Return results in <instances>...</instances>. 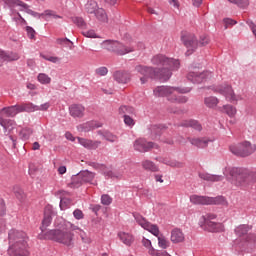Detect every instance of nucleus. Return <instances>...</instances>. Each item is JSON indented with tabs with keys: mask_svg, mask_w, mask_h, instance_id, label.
I'll return each mask as SVG.
<instances>
[{
	"mask_svg": "<svg viewBox=\"0 0 256 256\" xmlns=\"http://www.w3.org/2000/svg\"><path fill=\"white\" fill-rule=\"evenodd\" d=\"M151 61L153 65L162 66L163 68L159 69L143 65L136 66L135 71L142 75L140 77L142 85H145L149 79H158L162 82L169 81L173 75L171 71H177L181 67L179 60L168 58L163 54L155 55Z\"/></svg>",
	"mask_w": 256,
	"mask_h": 256,
	"instance_id": "nucleus-1",
	"label": "nucleus"
},
{
	"mask_svg": "<svg viewBox=\"0 0 256 256\" xmlns=\"http://www.w3.org/2000/svg\"><path fill=\"white\" fill-rule=\"evenodd\" d=\"M226 181L235 187H245L249 181H256V172L242 167H226L224 169Z\"/></svg>",
	"mask_w": 256,
	"mask_h": 256,
	"instance_id": "nucleus-2",
	"label": "nucleus"
},
{
	"mask_svg": "<svg viewBox=\"0 0 256 256\" xmlns=\"http://www.w3.org/2000/svg\"><path fill=\"white\" fill-rule=\"evenodd\" d=\"M27 234L23 231L11 229L8 232V255L10 256H29L27 249Z\"/></svg>",
	"mask_w": 256,
	"mask_h": 256,
	"instance_id": "nucleus-3",
	"label": "nucleus"
},
{
	"mask_svg": "<svg viewBox=\"0 0 256 256\" xmlns=\"http://www.w3.org/2000/svg\"><path fill=\"white\" fill-rule=\"evenodd\" d=\"M74 237L75 234L69 230H65V228L52 229L47 231L45 234H38V239H48L50 241H55L56 243H61L66 247H73V245H75L73 242Z\"/></svg>",
	"mask_w": 256,
	"mask_h": 256,
	"instance_id": "nucleus-4",
	"label": "nucleus"
},
{
	"mask_svg": "<svg viewBox=\"0 0 256 256\" xmlns=\"http://www.w3.org/2000/svg\"><path fill=\"white\" fill-rule=\"evenodd\" d=\"M102 45L106 51H111L112 53H116V55L120 56L133 53L136 47V44L133 41L122 43L115 40H105L103 41Z\"/></svg>",
	"mask_w": 256,
	"mask_h": 256,
	"instance_id": "nucleus-5",
	"label": "nucleus"
},
{
	"mask_svg": "<svg viewBox=\"0 0 256 256\" xmlns=\"http://www.w3.org/2000/svg\"><path fill=\"white\" fill-rule=\"evenodd\" d=\"M189 199L192 205H227V200L223 196L209 197L193 194Z\"/></svg>",
	"mask_w": 256,
	"mask_h": 256,
	"instance_id": "nucleus-6",
	"label": "nucleus"
},
{
	"mask_svg": "<svg viewBox=\"0 0 256 256\" xmlns=\"http://www.w3.org/2000/svg\"><path fill=\"white\" fill-rule=\"evenodd\" d=\"M230 151L236 157H249L256 151V145L249 141L240 142L230 146Z\"/></svg>",
	"mask_w": 256,
	"mask_h": 256,
	"instance_id": "nucleus-7",
	"label": "nucleus"
},
{
	"mask_svg": "<svg viewBox=\"0 0 256 256\" xmlns=\"http://www.w3.org/2000/svg\"><path fill=\"white\" fill-rule=\"evenodd\" d=\"M181 41L183 45L187 48L185 53L186 57L193 55L194 52L199 48V40H197V36L193 33L184 32L181 35Z\"/></svg>",
	"mask_w": 256,
	"mask_h": 256,
	"instance_id": "nucleus-8",
	"label": "nucleus"
},
{
	"mask_svg": "<svg viewBox=\"0 0 256 256\" xmlns=\"http://www.w3.org/2000/svg\"><path fill=\"white\" fill-rule=\"evenodd\" d=\"M176 91L177 93H191V88H181V87H171V86H158L154 89L153 93L155 97H173V92Z\"/></svg>",
	"mask_w": 256,
	"mask_h": 256,
	"instance_id": "nucleus-9",
	"label": "nucleus"
},
{
	"mask_svg": "<svg viewBox=\"0 0 256 256\" xmlns=\"http://www.w3.org/2000/svg\"><path fill=\"white\" fill-rule=\"evenodd\" d=\"M133 217L143 229L149 231L154 237H159V226H157V224H151V222L147 221V219L139 213H133Z\"/></svg>",
	"mask_w": 256,
	"mask_h": 256,
	"instance_id": "nucleus-10",
	"label": "nucleus"
},
{
	"mask_svg": "<svg viewBox=\"0 0 256 256\" xmlns=\"http://www.w3.org/2000/svg\"><path fill=\"white\" fill-rule=\"evenodd\" d=\"M212 90L214 91V93H219L220 95H223L227 101H230V103H235V101H237V96L233 91V87H231V85L229 84L214 86L212 87Z\"/></svg>",
	"mask_w": 256,
	"mask_h": 256,
	"instance_id": "nucleus-11",
	"label": "nucleus"
},
{
	"mask_svg": "<svg viewBox=\"0 0 256 256\" xmlns=\"http://www.w3.org/2000/svg\"><path fill=\"white\" fill-rule=\"evenodd\" d=\"M213 77V73L209 72V71H205V72H189L187 75V79L188 81H190L191 83H196V84H201V83H205V81H207L208 79H211Z\"/></svg>",
	"mask_w": 256,
	"mask_h": 256,
	"instance_id": "nucleus-12",
	"label": "nucleus"
},
{
	"mask_svg": "<svg viewBox=\"0 0 256 256\" xmlns=\"http://www.w3.org/2000/svg\"><path fill=\"white\" fill-rule=\"evenodd\" d=\"M134 149L135 151H138L139 153H147L151 151V149H159V145L148 142L144 138H140L135 140L134 142Z\"/></svg>",
	"mask_w": 256,
	"mask_h": 256,
	"instance_id": "nucleus-13",
	"label": "nucleus"
},
{
	"mask_svg": "<svg viewBox=\"0 0 256 256\" xmlns=\"http://www.w3.org/2000/svg\"><path fill=\"white\" fill-rule=\"evenodd\" d=\"M57 215V212H55V209H53V206L48 205L44 209V218L42 220V226L40 227V230L42 231V235H45V229L51 225L53 221V217Z\"/></svg>",
	"mask_w": 256,
	"mask_h": 256,
	"instance_id": "nucleus-14",
	"label": "nucleus"
},
{
	"mask_svg": "<svg viewBox=\"0 0 256 256\" xmlns=\"http://www.w3.org/2000/svg\"><path fill=\"white\" fill-rule=\"evenodd\" d=\"M147 129L150 139L153 141H159L161 139V135H163V131H165L167 127L163 124H152L149 125Z\"/></svg>",
	"mask_w": 256,
	"mask_h": 256,
	"instance_id": "nucleus-15",
	"label": "nucleus"
},
{
	"mask_svg": "<svg viewBox=\"0 0 256 256\" xmlns=\"http://www.w3.org/2000/svg\"><path fill=\"white\" fill-rule=\"evenodd\" d=\"M69 114L73 119H83L85 117V106L82 104H72L69 106Z\"/></svg>",
	"mask_w": 256,
	"mask_h": 256,
	"instance_id": "nucleus-16",
	"label": "nucleus"
},
{
	"mask_svg": "<svg viewBox=\"0 0 256 256\" xmlns=\"http://www.w3.org/2000/svg\"><path fill=\"white\" fill-rule=\"evenodd\" d=\"M113 79L117 83L125 85L131 81V74L126 71L118 70L113 73Z\"/></svg>",
	"mask_w": 256,
	"mask_h": 256,
	"instance_id": "nucleus-17",
	"label": "nucleus"
},
{
	"mask_svg": "<svg viewBox=\"0 0 256 256\" xmlns=\"http://www.w3.org/2000/svg\"><path fill=\"white\" fill-rule=\"evenodd\" d=\"M99 127H103V123L97 121H88L77 126V129L83 133H89V131H93V129H99Z\"/></svg>",
	"mask_w": 256,
	"mask_h": 256,
	"instance_id": "nucleus-18",
	"label": "nucleus"
},
{
	"mask_svg": "<svg viewBox=\"0 0 256 256\" xmlns=\"http://www.w3.org/2000/svg\"><path fill=\"white\" fill-rule=\"evenodd\" d=\"M187 140L191 145L194 147H197V149H206V147H209V143H211V139H208L206 137L203 138H191L188 137Z\"/></svg>",
	"mask_w": 256,
	"mask_h": 256,
	"instance_id": "nucleus-19",
	"label": "nucleus"
},
{
	"mask_svg": "<svg viewBox=\"0 0 256 256\" xmlns=\"http://www.w3.org/2000/svg\"><path fill=\"white\" fill-rule=\"evenodd\" d=\"M201 227H204V229H207L210 233H219L223 231V224L217 223V222H201Z\"/></svg>",
	"mask_w": 256,
	"mask_h": 256,
	"instance_id": "nucleus-20",
	"label": "nucleus"
},
{
	"mask_svg": "<svg viewBox=\"0 0 256 256\" xmlns=\"http://www.w3.org/2000/svg\"><path fill=\"white\" fill-rule=\"evenodd\" d=\"M15 7H23V9H27L29 5L21 0H4V9L13 11Z\"/></svg>",
	"mask_w": 256,
	"mask_h": 256,
	"instance_id": "nucleus-21",
	"label": "nucleus"
},
{
	"mask_svg": "<svg viewBox=\"0 0 256 256\" xmlns=\"http://www.w3.org/2000/svg\"><path fill=\"white\" fill-rule=\"evenodd\" d=\"M78 143L85 147V149H97L101 145V141H93L81 137H78Z\"/></svg>",
	"mask_w": 256,
	"mask_h": 256,
	"instance_id": "nucleus-22",
	"label": "nucleus"
},
{
	"mask_svg": "<svg viewBox=\"0 0 256 256\" xmlns=\"http://www.w3.org/2000/svg\"><path fill=\"white\" fill-rule=\"evenodd\" d=\"M84 184L85 182H83L81 173L78 172L77 174L72 176L71 183L68 184V187H70V189H79V187H81V185H84Z\"/></svg>",
	"mask_w": 256,
	"mask_h": 256,
	"instance_id": "nucleus-23",
	"label": "nucleus"
},
{
	"mask_svg": "<svg viewBox=\"0 0 256 256\" xmlns=\"http://www.w3.org/2000/svg\"><path fill=\"white\" fill-rule=\"evenodd\" d=\"M20 113H35L39 109L38 105L31 102L18 104Z\"/></svg>",
	"mask_w": 256,
	"mask_h": 256,
	"instance_id": "nucleus-24",
	"label": "nucleus"
},
{
	"mask_svg": "<svg viewBox=\"0 0 256 256\" xmlns=\"http://www.w3.org/2000/svg\"><path fill=\"white\" fill-rule=\"evenodd\" d=\"M19 104L4 107L1 109L2 113L6 115V117H16L18 113H21L19 110Z\"/></svg>",
	"mask_w": 256,
	"mask_h": 256,
	"instance_id": "nucleus-25",
	"label": "nucleus"
},
{
	"mask_svg": "<svg viewBox=\"0 0 256 256\" xmlns=\"http://www.w3.org/2000/svg\"><path fill=\"white\" fill-rule=\"evenodd\" d=\"M179 127H191L195 131H203V126L197 120H185L180 123Z\"/></svg>",
	"mask_w": 256,
	"mask_h": 256,
	"instance_id": "nucleus-26",
	"label": "nucleus"
},
{
	"mask_svg": "<svg viewBox=\"0 0 256 256\" xmlns=\"http://www.w3.org/2000/svg\"><path fill=\"white\" fill-rule=\"evenodd\" d=\"M97 9H99V4L95 0H88L84 5V11L89 15H93Z\"/></svg>",
	"mask_w": 256,
	"mask_h": 256,
	"instance_id": "nucleus-27",
	"label": "nucleus"
},
{
	"mask_svg": "<svg viewBox=\"0 0 256 256\" xmlns=\"http://www.w3.org/2000/svg\"><path fill=\"white\" fill-rule=\"evenodd\" d=\"M199 177L204 181H211V183H217L223 179L222 175H213L209 173H200Z\"/></svg>",
	"mask_w": 256,
	"mask_h": 256,
	"instance_id": "nucleus-28",
	"label": "nucleus"
},
{
	"mask_svg": "<svg viewBox=\"0 0 256 256\" xmlns=\"http://www.w3.org/2000/svg\"><path fill=\"white\" fill-rule=\"evenodd\" d=\"M171 241L172 243H181L185 241V236L183 235V232L179 229L172 230Z\"/></svg>",
	"mask_w": 256,
	"mask_h": 256,
	"instance_id": "nucleus-29",
	"label": "nucleus"
},
{
	"mask_svg": "<svg viewBox=\"0 0 256 256\" xmlns=\"http://www.w3.org/2000/svg\"><path fill=\"white\" fill-rule=\"evenodd\" d=\"M80 175L84 183L93 184V179H95V172H91L89 170H81Z\"/></svg>",
	"mask_w": 256,
	"mask_h": 256,
	"instance_id": "nucleus-30",
	"label": "nucleus"
},
{
	"mask_svg": "<svg viewBox=\"0 0 256 256\" xmlns=\"http://www.w3.org/2000/svg\"><path fill=\"white\" fill-rule=\"evenodd\" d=\"M160 163H163L164 165H168L169 167H176L177 169H182L184 167L183 162L175 161V160H169L167 158H160L157 159Z\"/></svg>",
	"mask_w": 256,
	"mask_h": 256,
	"instance_id": "nucleus-31",
	"label": "nucleus"
},
{
	"mask_svg": "<svg viewBox=\"0 0 256 256\" xmlns=\"http://www.w3.org/2000/svg\"><path fill=\"white\" fill-rule=\"evenodd\" d=\"M249 231H251V226L241 224L235 228L234 233L238 237H243L244 235H247V233H249Z\"/></svg>",
	"mask_w": 256,
	"mask_h": 256,
	"instance_id": "nucleus-32",
	"label": "nucleus"
},
{
	"mask_svg": "<svg viewBox=\"0 0 256 256\" xmlns=\"http://www.w3.org/2000/svg\"><path fill=\"white\" fill-rule=\"evenodd\" d=\"M142 167L145 171H151L152 173H157V171H159V166H156L151 160L142 161Z\"/></svg>",
	"mask_w": 256,
	"mask_h": 256,
	"instance_id": "nucleus-33",
	"label": "nucleus"
},
{
	"mask_svg": "<svg viewBox=\"0 0 256 256\" xmlns=\"http://www.w3.org/2000/svg\"><path fill=\"white\" fill-rule=\"evenodd\" d=\"M118 237L120 241H122V243L128 247H130V245L133 243V236L129 233L120 232L118 233Z\"/></svg>",
	"mask_w": 256,
	"mask_h": 256,
	"instance_id": "nucleus-34",
	"label": "nucleus"
},
{
	"mask_svg": "<svg viewBox=\"0 0 256 256\" xmlns=\"http://www.w3.org/2000/svg\"><path fill=\"white\" fill-rule=\"evenodd\" d=\"M204 104L209 109H214V107H217V105H219V99L215 96L206 97L204 99Z\"/></svg>",
	"mask_w": 256,
	"mask_h": 256,
	"instance_id": "nucleus-35",
	"label": "nucleus"
},
{
	"mask_svg": "<svg viewBox=\"0 0 256 256\" xmlns=\"http://www.w3.org/2000/svg\"><path fill=\"white\" fill-rule=\"evenodd\" d=\"M118 111L120 115H123V117H126V115H135V108L131 106H120Z\"/></svg>",
	"mask_w": 256,
	"mask_h": 256,
	"instance_id": "nucleus-36",
	"label": "nucleus"
},
{
	"mask_svg": "<svg viewBox=\"0 0 256 256\" xmlns=\"http://www.w3.org/2000/svg\"><path fill=\"white\" fill-rule=\"evenodd\" d=\"M56 43L61 47H67L68 49H73V41H71L69 38H57Z\"/></svg>",
	"mask_w": 256,
	"mask_h": 256,
	"instance_id": "nucleus-37",
	"label": "nucleus"
},
{
	"mask_svg": "<svg viewBox=\"0 0 256 256\" xmlns=\"http://www.w3.org/2000/svg\"><path fill=\"white\" fill-rule=\"evenodd\" d=\"M93 15H95L96 19H98V21H107V12H105V9L103 8H97L96 11L93 13Z\"/></svg>",
	"mask_w": 256,
	"mask_h": 256,
	"instance_id": "nucleus-38",
	"label": "nucleus"
},
{
	"mask_svg": "<svg viewBox=\"0 0 256 256\" xmlns=\"http://www.w3.org/2000/svg\"><path fill=\"white\" fill-rule=\"evenodd\" d=\"M98 134L99 135H102V137L106 140V141H109V143H115V141H117V136L114 135L113 133L111 132H101V131H98Z\"/></svg>",
	"mask_w": 256,
	"mask_h": 256,
	"instance_id": "nucleus-39",
	"label": "nucleus"
},
{
	"mask_svg": "<svg viewBox=\"0 0 256 256\" xmlns=\"http://www.w3.org/2000/svg\"><path fill=\"white\" fill-rule=\"evenodd\" d=\"M19 59H21V56H19V53L6 51V63H11L13 61H19Z\"/></svg>",
	"mask_w": 256,
	"mask_h": 256,
	"instance_id": "nucleus-40",
	"label": "nucleus"
},
{
	"mask_svg": "<svg viewBox=\"0 0 256 256\" xmlns=\"http://www.w3.org/2000/svg\"><path fill=\"white\" fill-rule=\"evenodd\" d=\"M32 134H33V130L31 128H23L19 132V136L23 141H27Z\"/></svg>",
	"mask_w": 256,
	"mask_h": 256,
	"instance_id": "nucleus-41",
	"label": "nucleus"
},
{
	"mask_svg": "<svg viewBox=\"0 0 256 256\" xmlns=\"http://www.w3.org/2000/svg\"><path fill=\"white\" fill-rule=\"evenodd\" d=\"M168 101H170L171 103H187V101H189V98H187V96H175L174 94H172V97H169Z\"/></svg>",
	"mask_w": 256,
	"mask_h": 256,
	"instance_id": "nucleus-42",
	"label": "nucleus"
},
{
	"mask_svg": "<svg viewBox=\"0 0 256 256\" xmlns=\"http://www.w3.org/2000/svg\"><path fill=\"white\" fill-rule=\"evenodd\" d=\"M13 192L18 201H23L25 199V192L23 191V189H21V187L14 186Z\"/></svg>",
	"mask_w": 256,
	"mask_h": 256,
	"instance_id": "nucleus-43",
	"label": "nucleus"
},
{
	"mask_svg": "<svg viewBox=\"0 0 256 256\" xmlns=\"http://www.w3.org/2000/svg\"><path fill=\"white\" fill-rule=\"evenodd\" d=\"M169 245H171V243L169 242V240H167V238H165V236H158V247H160L161 249H167Z\"/></svg>",
	"mask_w": 256,
	"mask_h": 256,
	"instance_id": "nucleus-44",
	"label": "nucleus"
},
{
	"mask_svg": "<svg viewBox=\"0 0 256 256\" xmlns=\"http://www.w3.org/2000/svg\"><path fill=\"white\" fill-rule=\"evenodd\" d=\"M38 81L41 85H49L51 83V77L45 73L38 74Z\"/></svg>",
	"mask_w": 256,
	"mask_h": 256,
	"instance_id": "nucleus-45",
	"label": "nucleus"
},
{
	"mask_svg": "<svg viewBox=\"0 0 256 256\" xmlns=\"http://www.w3.org/2000/svg\"><path fill=\"white\" fill-rule=\"evenodd\" d=\"M228 1L230 3H234V5H237L241 9H245L246 7H249V0H228Z\"/></svg>",
	"mask_w": 256,
	"mask_h": 256,
	"instance_id": "nucleus-46",
	"label": "nucleus"
},
{
	"mask_svg": "<svg viewBox=\"0 0 256 256\" xmlns=\"http://www.w3.org/2000/svg\"><path fill=\"white\" fill-rule=\"evenodd\" d=\"M0 125L3 127L4 131H7L9 127L13 125V120L0 117Z\"/></svg>",
	"mask_w": 256,
	"mask_h": 256,
	"instance_id": "nucleus-47",
	"label": "nucleus"
},
{
	"mask_svg": "<svg viewBox=\"0 0 256 256\" xmlns=\"http://www.w3.org/2000/svg\"><path fill=\"white\" fill-rule=\"evenodd\" d=\"M211 43V39L207 35H201L198 41V47H205Z\"/></svg>",
	"mask_w": 256,
	"mask_h": 256,
	"instance_id": "nucleus-48",
	"label": "nucleus"
},
{
	"mask_svg": "<svg viewBox=\"0 0 256 256\" xmlns=\"http://www.w3.org/2000/svg\"><path fill=\"white\" fill-rule=\"evenodd\" d=\"M82 35L84 37H88V39H97V38H99V35H97V33H95V30H84L82 32Z\"/></svg>",
	"mask_w": 256,
	"mask_h": 256,
	"instance_id": "nucleus-49",
	"label": "nucleus"
},
{
	"mask_svg": "<svg viewBox=\"0 0 256 256\" xmlns=\"http://www.w3.org/2000/svg\"><path fill=\"white\" fill-rule=\"evenodd\" d=\"M101 203L102 205H111L113 203V198H111V196H109V194H103L101 196Z\"/></svg>",
	"mask_w": 256,
	"mask_h": 256,
	"instance_id": "nucleus-50",
	"label": "nucleus"
},
{
	"mask_svg": "<svg viewBox=\"0 0 256 256\" xmlns=\"http://www.w3.org/2000/svg\"><path fill=\"white\" fill-rule=\"evenodd\" d=\"M224 111L229 115V117H233L235 113H237V109L234 106L231 105H225Z\"/></svg>",
	"mask_w": 256,
	"mask_h": 256,
	"instance_id": "nucleus-51",
	"label": "nucleus"
},
{
	"mask_svg": "<svg viewBox=\"0 0 256 256\" xmlns=\"http://www.w3.org/2000/svg\"><path fill=\"white\" fill-rule=\"evenodd\" d=\"M109 73V69L105 66H101L95 70V74L98 75L99 77H105Z\"/></svg>",
	"mask_w": 256,
	"mask_h": 256,
	"instance_id": "nucleus-52",
	"label": "nucleus"
},
{
	"mask_svg": "<svg viewBox=\"0 0 256 256\" xmlns=\"http://www.w3.org/2000/svg\"><path fill=\"white\" fill-rule=\"evenodd\" d=\"M213 219H217V215L208 213L202 216V223H211L213 222Z\"/></svg>",
	"mask_w": 256,
	"mask_h": 256,
	"instance_id": "nucleus-53",
	"label": "nucleus"
},
{
	"mask_svg": "<svg viewBox=\"0 0 256 256\" xmlns=\"http://www.w3.org/2000/svg\"><path fill=\"white\" fill-rule=\"evenodd\" d=\"M124 123L128 127L135 126V120L133 119V117L131 115L130 116L129 115L124 116Z\"/></svg>",
	"mask_w": 256,
	"mask_h": 256,
	"instance_id": "nucleus-54",
	"label": "nucleus"
},
{
	"mask_svg": "<svg viewBox=\"0 0 256 256\" xmlns=\"http://www.w3.org/2000/svg\"><path fill=\"white\" fill-rule=\"evenodd\" d=\"M75 25H77L78 27H87V23H85V20L83 19V17H75L73 19Z\"/></svg>",
	"mask_w": 256,
	"mask_h": 256,
	"instance_id": "nucleus-55",
	"label": "nucleus"
},
{
	"mask_svg": "<svg viewBox=\"0 0 256 256\" xmlns=\"http://www.w3.org/2000/svg\"><path fill=\"white\" fill-rule=\"evenodd\" d=\"M26 32H27V35H28L29 39H35V35H36L37 32H35V29H33V27L27 26L26 27Z\"/></svg>",
	"mask_w": 256,
	"mask_h": 256,
	"instance_id": "nucleus-56",
	"label": "nucleus"
},
{
	"mask_svg": "<svg viewBox=\"0 0 256 256\" xmlns=\"http://www.w3.org/2000/svg\"><path fill=\"white\" fill-rule=\"evenodd\" d=\"M142 245L146 247L147 249H152V255L155 253V249H153V246L151 245V240L143 238L142 239Z\"/></svg>",
	"mask_w": 256,
	"mask_h": 256,
	"instance_id": "nucleus-57",
	"label": "nucleus"
},
{
	"mask_svg": "<svg viewBox=\"0 0 256 256\" xmlns=\"http://www.w3.org/2000/svg\"><path fill=\"white\" fill-rule=\"evenodd\" d=\"M44 15L47 17H53V19H61V16L57 15L53 10H45Z\"/></svg>",
	"mask_w": 256,
	"mask_h": 256,
	"instance_id": "nucleus-58",
	"label": "nucleus"
},
{
	"mask_svg": "<svg viewBox=\"0 0 256 256\" xmlns=\"http://www.w3.org/2000/svg\"><path fill=\"white\" fill-rule=\"evenodd\" d=\"M223 22L225 23V29H227V27L229 26H233V25H237V21L236 20H233L231 18H224Z\"/></svg>",
	"mask_w": 256,
	"mask_h": 256,
	"instance_id": "nucleus-59",
	"label": "nucleus"
},
{
	"mask_svg": "<svg viewBox=\"0 0 256 256\" xmlns=\"http://www.w3.org/2000/svg\"><path fill=\"white\" fill-rule=\"evenodd\" d=\"M74 217L79 221L81 219H83L85 217V215L83 214V211L76 209L73 212Z\"/></svg>",
	"mask_w": 256,
	"mask_h": 256,
	"instance_id": "nucleus-60",
	"label": "nucleus"
},
{
	"mask_svg": "<svg viewBox=\"0 0 256 256\" xmlns=\"http://www.w3.org/2000/svg\"><path fill=\"white\" fill-rule=\"evenodd\" d=\"M7 62L6 60V51L0 49V67H3V63Z\"/></svg>",
	"mask_w": 256,
	"mask_h": 256,
	"instance_id": "nucleus-61",
	"label": "nucleus"
},
{
	"mask_svg": "<svg viewBox=\"0 0 256 256\" xmlns=\"http://www.w3.org/2000/svg\"><path fill=\"white\" fill-rule=\"evenodd\" d=\"M246 241L248 243H252L256 247V235L255 234H248L246 237Z\"/></svg>",
	"mask_w": 256,
	"mask_h": 256,
	"instance_id": "nucleus-62",
	"label": "nucleus"
},
{
	"mask_svg": "<svg viewBox=\"0 0 256 256\" xmlns=\"http://www.w3.org/2000/svg\"><path fill=\"white\" fill-rule=\"evenodd\" d=\"M49 107H51V104H49V102H46V103L38 106V109H36V111H47V109H49Z\"/></svg>",
	"mask_w": 256,
	"mask_h": 256,
	"instance_id": "nucleus-63",
	"label": "nucleus"
},
{
	"mask_svg": "<svg viewBox=\"0 0 256 256\" xmlns=\"http://www.w3.org/2000/svg\"><path fill=\"white\" fill-rule=\"evenodd\" d=\"M153 251H154L153 256H171L165 250H163V251H155V250H153Z\"/></svg>",
	"mask_w": 256,
	"mask_h": 256,
	"instance_id": "nucleus-64",
	"label": "nucleus"
}]
</instances>
